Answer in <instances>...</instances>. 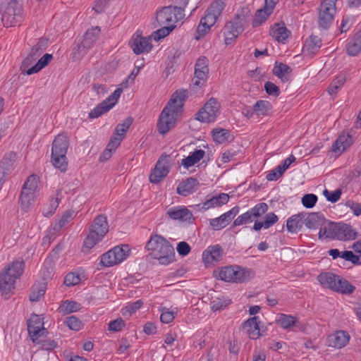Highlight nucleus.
I'll list each match as a JSON object with an SVG mask.
<instances>
[{"label":"nucleus","instance_id":"nucleus-1","mask_svg":"<svg viewBox=\"0 0 361 361\" xmlns=\"http://www.w3.org/2000/svg\"><path fill=\"white\" fill-rule=\"evenodd\" d=\"M187 90H177L171 96L169 102L159 115L157 129L164 135L175 126L176 118L181 113L183 102L187 98Z\"/></svg>","mask_w":361,"mask_h":361},{"label":"nucleus","instance_id":"nucleus-2","mask_svg":"<svg viewBox=\"0 0 361 361\" xmlns=\"http://www.w3.org/2000/svg\"><path fill=\"white\" fill-rule=\"evenodd\" d=\"M47 43L46 40L41 39L32 47L30 52L27 57L24 59L20 66V69L23 74L30 75L38 73L49 64L53 59V56L50 54H45L37 61L35 66L28 68V67L41 56L47 49Z\"/></svg>","mask_w":361,"mask_h":361},{"label":"nucleus","instance_id":"nucleus-3","mask_svg":"<svg viewBox=\"0 0 361 361\" xmlns=\"http://www.w3.org/2000/svg\"><path fill=\"white\" fill-rule=\"evenodd\" d=\"M147 249L149 255L157 260L159 264L168 265L174 260L175 252L173 247L164 237L160 235L151 236L147 243Z\"/></svg>","mask_w":361,"mask_h":361},{"label":"nucleus","instance_id":"nucleus-4","mask_svg":"<svg viewBox=\"0 0 361 361\" xmlns=\"http://www.w3.org/2000/svg\"><path fill=\"white\" fill-rule=\"evenodd\" d=\"M25 262L18 259L8 264L0 272V290L2 295L6 296L13 292L16 288V282L24 271Z\"/></svg>","mask_w":361,"mask_h":361},{"label":"nucleus","instance_id":"nucleus-5","mask_svg":"<svg viewBox=\"0 0 361 361\" xmlns=\"http://www.w3.org/2000/svg\"><path fill=\"white\" fill-rule=\"evenodd\" d=\"M250 16V10L243 7L237 11L233 19L226 23L224 27L226 44H231L244 31Z\"/></svg>","mask_w":361,"mask_h":361},{"label":"nucleus","instance_id":"nucleus-6","mask_svg":"<svg viewBox=\"0 0 361 361\" xmlns=\"http://www.w3.org/2000/svg\"><path fill=\"white\" fill-rule=\"evenodd\" d=\"M357 236V232L352 226L344 223L329 222L321 228L319 232V238H327L339 240H355Z\"/></svg>","mask_w":361,"mask_h":361},{"label":"nucleus","instance_id":"nucleus-7","mask_svg":"<svg viewBox=\"0 0 361 361\" xmlns=\"http://www.w3.org/2000/svg\"><path fill=\"white\" fill-rule=\"evenodd\" d=\"M226 0H214L209 7L205 11V15L200 20V23L197 27L196 36L197 39L203 37L216 22L222 11L226 6Z\"/></svg>","mask_w":361,"mask_h":361},{"label":"nucleus","instance_id":"nucleus-8","mask_svg":"<svg viewBox=\"0 0 361 361\" xmlns=\"http://www.w3.org/2000/svg\"><path fill=\"white\" fill-rule=\"evenodd\" d=\"M69 146V140L66 135L59 134L54 138L51 147V162L61 171H66L68 166L66 154Z\"/></svg>","mask_w":361,"mask_h":361},{"label":"nucleus","instance_id":"nucleus-9","mask_svg":"<svg viewBox=\"0 0 361 361\" xmlns=\"http://www.w3.org/2000/svg\"><path fill=\"white\" fill-rule=\"evenodd\" d=\"M109 231L107 218L104 214L97 216L89 228V233L84 240V248L90 250L101 241Z\"/></svg>","mask_w":361,"mask_h":361},{"label":"nucleus","instance_id":"nucleus-10","mask_svg":"<svg viewBox=\"0 0 361 361\" xmlns=\"http://www.w3.org/2000/svg\"><path fill=\"white\" fill-rule=\"evenodd\" d=\"M185 17L183 8L176 6H165L157 13L156 20L159 26L164 25H174Z\"/></svg>","mask_w":361,"mask_h":361},{"label":"nucleus","instance_id":"nucleus-11","mask_svg":"<svg viewBox=\"0 0 361 361\" xmlns=\"http://www.w3.org/2000/svg\"><path fill=\"white\" fill-rule=\"evenodd\" d=\"M214 276L219 280L226 282L243 283L247 280L244 269L238 266H228L214 270Z\"/></svg>","mask_w":361,"mask_h":361},{"label":"nucleus","instance_id":"nucleus-12","mask_svg":"<svg viewBox=\"0 0 361 361\" xmlns=\"http://www.w3.org/2000/svg\"><path fill=\"white\" fill-rule=\"evenodd\" d=\"M23 20L22 9L16 1H10L6 6L1 16V20L4 26L14 27Z\"/></svg>","mask_w":361,"mask_h":361},{"label":"nucleus","instance_id":"nucleus-13","mask_svg":"<svg viewBox=\"0 0 361 361\" xmlns=\"http://www.w3.org/2000/svg\"><path fill=\"white\" fill-rule=\"evenodd\" d=\"M219 104L215 98H210L198 111L197 119L202 122H214L219 114Z\"/></svg>","mask_w":361,"mask_h":361},{"label":"nucleus","instance_id":"nucleus-14","mask_svg":"<svg viewBox=\"0 0 361 361\" xmlns=\"http://www.w3.org/2000/svg\"><path fill=\"white\" fill-rule=\"evenodd\" d=\"M170 156L166 154L161 155L149 175V181L158 183L169 173Z\"/></svg>","mask_w":361,"mask_h":361},{"label":"nucleus","instance_id":"nucleus-15","mask_svg":"<svg viewBox=\"0 0 361 361\" xmlns=\"http://www.w3.org/2000/svg\"><path fill=\"white\" fill-rule=\"evenodd\" d=\"M121 92V89L117 88L111 95L89 113V118H97L113 108L120 97Z\"/></svg>","mask_w":361,"mask_h":361},{"label":"nucleus","instance_id":"nucleus-16","mask_svg":"<svg viewBox=\"0 0 361 361\" xmlns=\"http://www.w3.org/2000/svg\"><path fill=\"white\" fill-rule=\"evenodd\" d=\"M27 331L33 343H37L39 338L47 333L44 327L43 319L39 315L33 314L27 321Z\"/></svg>","mask_w":361,"mask_h":361},{"label":"nucleus","instance_id":"nucleus-17","mask_svg":"<svg viewBox=\"0 0 361 361\" xmlns=\"http://www.w3.org/2000/svg\"><path fill=\"white\" fill-rule=\"evenodd\" d=\"M16 157L17 155L15 152H10L6 154L0 161V190L5 183L6 177L12 171Z\"/></svg>","mask_w":361,"mask_h":361},{"label":"nucleus","instance_id":"nucleus-18","mask_svg":"<svg viewBox=\"0 0 361 361\" xmlns=\"http://www.w3.org/2000/svg\"><path fill=\"white\" fill-rule=\"evenodd\" d=\"M239 209V207L235 206L231 210L221 215L219 217L211 219L209 222L210 226L214 230L216 231H219L225 228L238 214Z\"/></svg>","mask_w":361,"mask_h":361},{"label":"nucleus","instance_id":"nucleus-19","mask_svg":"<svg viewBox=\"0 0 361 361\" xmlns=\"http://www.w3.org/2000/svg\"><path fill=\"white\" fill-rule=\"evenodd\" d=\"M151 38L142 37L139 35H133L129 42V44L133 52L136 54L148 52L152 48Z\"/></svg>","mask_w":361,"mask_h":361},{"label":"nucleus","instance_id":"nucleus-20","mask_svg":"<svg viewBox=\"0 0 361 361\" xmlns=\"http://www.w3.org/2000/svg\"><path fill=\"white\" fill-rule=\"evenodd\" d=\"M229 200V196L226 193H221L217 196H214L205 202L193 206L197 211H206L210 208L221 207L226 204Z\"/></svg>","mask_w":361,"mask_h":361},{"label":"nucleus","instance_id":"nucleus-21","mask_svg":"<svg viewBox=\"0 0 361 361\" xmlns=\"http://www.w3.org/2000/svg\"><path fill=\"white\" fill-rule=\"evenodd\" d=\"M224 254V250L219 245L209 246L202 253V259L205 264L219 262Z\"/></svg>","mask_w":361,"mask_h":361},{"label":"nucleus","instance_id":"nucleus-22","mask_svg":"<svg viewBox=\"0 0 361 361\" xmlns=\"http://www.w3.org/2000/svg\"><path fill=\"white\" fill-rule=\"evenodd\" d=\"M166 214L172 219L183 222L191 223L194 219L191 211L185 207H173L169 209Z\"/></svg>","mask_w":361,"mask_h":361},{"label":"nucleus","instance_id":"nucleus-23","mask_svg":"<svg viewBox=\"0 0 361 361\" xmlns=\"http://www.w3.org/2000/svg\"><path fill=\"white\" fill-rule=\"evenodd\" d=\"M326 224V219L323 214L319 212L305 213L304 218V224L310 229H317L324 228Z\"/></svg>","mask_w":361,"mask_h":361},{"label":"nucleus","instance_id":"nucleus-24","mask_svg":"<svg viewBox=\"0 0 361 361\" xmlns=\"http://www.w3.org/2000/svg\"><path fill=\"white\" fill-rule=\"evenodd\" d=\"M350 340V336L345 331H337L328 338L329 345L336 348H341L345 346Z\"/></svg>","mask_w":361,"mask_h":361},{"label":"nucleus","instance_id":"nucleus-25","mask_svg":"<svg viewBox=\"0 0 361 361\" xmlns=\"http://www.w3.org/2000/svg\"><path fill=\"white\" fill-rule=\"evenodd\" d=\"M243 327L251 339H257L262 335L259 327L258 317L255 316L248 319L243 323Z\"/></svg>","mask_w":361,"mask_h":361},{"label":"nucleus","instance_id":"nucleus-26","mask_svg":"<svg viewBox=\"0 0 361 361\" xmlns=\"http://www.w3.org/2000/svg\"><path fill=\"white\" fill-rule=\"evenodd\" d=\"M198 185L199 182L196 178L192 177L188 178L179 183L176 189L177 193L186 197L193 193L196 190Z\"/></svg>","mask_w":361,"mask_h":361},{"label":"nucleus","instance_id":"nucleus-27","mask_svg":"<svg viewBox=\"0 0 361 361\" xmlns=\"http://www.w3.org/2000/svg\"><path fill=\"white\" fill-rule=\"evenodd\" d=\"M352 144V137L349 134H341L332 145V152L341 154Z\"/></svg>","mask_w":361,"mask_h":361},{"label":"nucleus","instance_id":"nucleus-28","mask_svg":"<svg viewBox=\"0 0 361 361\" xmlns=\"http://www.w3.org/2000/svg\"><path fill=\"white\" fill-rule=\"evenodd\" d=\"M305 213L301 212L291 216L286 223L287 230L290 233H297L300 231L304 224Z\"/></svg>","mask_w":361,"mask_h":361},{"label":"nucleus","instance_id":"nucleus-29","mask_svg":"<svg viewBox=\"0 0 361 361\" xmlns=\"http://www.w3.org/2000/svg\"><path fill=\"white\" fill-rule=\"evenodd\" d=\"M290 32L285 27L283 23L282 25L276 24L270 30V35L277 42L284 43L286 39L289 37Z\"/></svg>","mask_w":361,"mask_h":361},{"label":"nucleus","instance_id":"nucleus-30","mask_svg":"<svg viewBox=\"0 0 361 361\" xmlns=\"http://www.w3.org/2000/svg\"><path fill=\"white\" fill-rule=\"evenodd\" d=\"M355 290V287L352 285L345 279L338 275V279L336 281L335 288L333 291L344 295L352 294Z\"/></svg>","mask_w":361,"mask_h":361},{"label":"nucleus","instance_id":"nucleus-31","mask_svg":"<svg viewBox=\"0 0 361 361\" xmlns=\"http://www.w3.org/2000/svg\"><path fill=\"white\" fill-rule=\"evenodd\" d=\"M361 51V30L357 32L347 45V52L350 56H357Z\"/></svg>","mask_w":361,"mask_h":361},{"label":"nucleus","instance_id":"nucleus-32","mask_svg":"<svg viewBox=\"0 0 361 361\" xmlns=\"http://www.w3.org/2000/svg\"><path fill=\"white\" fill-rule=\"evenodd\" d=\"M322 46L321 39L315 35H311L305 41L303 50L310 54H315Z\"/></svg>","mask_w":361,"mask_h":361},{"label":"nucleus","instance_id":"nucleus-33","mask_svg":"<svg viewBox=\"0 0 361 361\" xmlns=\"http://www.w3.org/2000/svg\"><path fill=\"white\" fill-rule=\"evenodd\" d=\"M320 284L331 290L335 288L336 281L338 279V275L331 272L321 273L318 277Z\"/></svg>","mask_w":361,"mask_h":361},{"label":"nucleus","instance_id":"nucleus-34","mask_svg":"<svg viewBox=\"0 0 361 361\" xmlns=\"http://www.w3.org/2000/svg\"><path fill=\"white\" fill-rule=\"evenodd\" d=\"M205 155V152L203 149H196L191 152L189 156L182 160L181 164L186 169L194 166L199 162Z\"/></svg>","mask_w":361,"mask_h":361},{"label":"nucleus","instance_id":"nucleus-35","mask_svg":"<svg viewBox=\"0 0 361 361\" xmlns=\"http://www.w3.org/2000/svg\"><path fill=\"white\" fill-rule=\"evenodd\" d=\"M99 32L100 28L99 27H95L88 30L85 34L81 46L85 49L90 48L93 43L97 39Z\"/></svg>","mask_w":361,"mask_h":361},{"label":"nucleus","instance_id":"nucleus-36","mask_svg":"<svg viewBox=\"0 0 361 361\" xmlns=\"http://www.w3.org/2000/svg\"><path fill=\"white\" fill-rule=\"evenodd\" d=\"M299 319L292 315L281 314L277 320V324L284 329H288L293 326H297Z\"/></svg>","mask_w":361,"mask_h":361},{"label":"nucleus","instance_id":"nucleus-37","mask_svg":"<svg viewBox=\"0 0 361 361\" xmlns=\"http://www.w3.org/2000/svg\"><path fill=\"white\" fill-rule=\"evenodd\" d=\"M291 72V68L283 63L276 62L272 73L274 75L280 78L283 82L288 80V78L286 74Z\"/></svg>","mask_w":361,"mask_h":361},{"label":"nucleus","instance_id":"nucleus-38","mask_svg":"<svg viewBox=\"0 0 361 361\" xmlns=\"http://www.w3.org/2000/svg\"><path fill=\"white\" fill-rule=\"evenodd\" d=\"M212 136L214 140L218 144H223L233 140L230 131L226 129H214Z\"/></svg>","mask_w":361,"mask_h":361},{"label":"nucleus","instance_id":"nucleus-39","mask_svg":"<svg viewBox=\"0 0 361 361\" xmlns=\"http://www.w3.org/2000/svg\"><path fill=\"white\" fill-rule=\"evenodd\" d=\"M254 111L257 116H267L272 109V105L269 101L258 100L253 105Z\"/></svg>","mask_w":361,"mask_h":361},{"label":"nucleus","instance_id":"nucleus-40","mask_svg":"<svg viewBox=\"0 0 361 361\" xmlns=\"http://www.w3.org/2000/svg\"><path fill=\"white\" fill-rule=\"evenodd\" d=\"M75 216L73 211L67 210L63 216L53 225V229L59 231L66 224L70 222Z\"/></svg>","mask_w":361,"mask_h":361},{"label":"nucleus","instance_id":"nucleus-41","mask_svg":"<svg viewBox=\"0 0 361 361\" xmlns=\"http://www.w3.org/2000/svg\"><path fill=\"white\" fill-rule=\"evenodd\" d=\"M338 0H323L318 8V11L322 13L331 14L334 16L336 7V3Z\"/></svg>","mask_w":361,"mask_h":361},{"label":"nucleus","instance_id":"nucleus-42","mask_svg":"<svg viewBox=\"0 0 361 361\" xmlns=\"http://www.w3.org/2000/svg\"><path fill=\"white\" fill-rule=\"evenodd\" d=\"M133 121V118H126L121 123L116 126L114 135L123 139Z\"/></svg>","mask_w":361,"mask_h":361},{"label":"nucleus","instance_id":"nucleus-43","mask_svg":"<svg viewBox=\"0 0 361 361\" xmlns=\"http://www.w3.org/2000/svg\"><path fill=\"white\" fill-rule=\"evenodd\" d=\"M271 13V12H268V11H267L264 7L257 10L252 22V27H256L261 25L264 21H266Z\"/></svg>","mask_w":361,"mask_h":361},{"label":"nucleus","instance_id":"nucleus-44","mask_svg":"<svg viewBox=\"0 0 361 361\" xmlns=\"http://www.w3.org/2000/svg\"><path fill=\"white\" fill-rule=\"evenodd\" d=\"M81 305L75 301L66 300L59 307L60 312L63 314H68L80 310Z\"/></svg>","mask_w":361,"mask_h":361},{"label":"nucleus","instance_id":"nucleus-45","mask_svg":"<svg viewBox=\"0 0 361 361\" xmlns=\"http://www.w3.org/2000/svg\"><path fill=\"white\" fill-rule=\"evenodd\" d=\"M346 80L344 75H339L337 76L328 87V92L329 94H336L338 91L341 88Z\"/></svg>","mask_w":361,"mask_h":361},{"label":"nucleus","instance_id":"nucleus-46","mask_svg":"<svg viewBox=\"0 0 361 361\" xmlns=\"http://www.w3.org/2000/svg\"><path fill=\"white\" fill-rule=\"evenodd\" d=\"M334 17L331 14L328 15L318 11L317 23L319 27L324 30H328L333 23Z\"/></svg>","mask_w":361,"mask_h":361},{"label":"nucleus","instance_id":"nucleus-47","mask_svg":"<svg viewBox=\"0 0 361 361\" xmlns=\"http://www.w3.org/2000/svg\"><path fill=\"white\" fill-rule=\"evenodd\" d=\"M209 71H195V76L192 79V87L193 90L203 86L208 77Z\"/></svg>","mask_w":361,"mask_h":361},{"label":"nucleus","instance_id":"nucleus-48","mask_svg":"<svg viewBox=\"0 0 361 361\" xmlns=\"http://www.w3.org/2000/svg\"><path fill=\"white\" fill-rule=\"evenodd\" d=\"M112 252L114 254L115 258L118 263H121L128 255L129 251L128 246L123 245L122 246H116L111 249Z\"/></svg>","mask_w":361,"mask_h":361},{"label":"nucleus","instance_id":"nucleus-49","mask_svg":"<svg viewBox=\"0 0 361 361\" xmlns=\"http://www.w3.org/2000/svg\"><path fill=\"white\" fill-rule=\"evenodd\" d=\"M35 193L29 192L27 190H22L20 196L21 207L23 209H27L34 201Z\"/></svg>","mask_w":361,"mask_h":361},{"label":"nucleus","instance_id":"nucleus-50","mask_svg":"<svg viewBox=\"0 0 361 361\" xmlns=\"http://www.w3.org/2000/svg\"><path fill=\"white\" fill-rule=\"evenodd\" d=\"M231 302L228 298H216L210 302V306L214 311H218L226 307Z\"/></svg>","mask_w":361,"mask_h":361},{"label":"nucleus","instance_id":"nucleus-51","mask_svg":"<svg viewBox=\"0 0 361 361\" xmlns=\"http://www.w3.org/2000/svg\"><path fill=\"white\" fill-rule=\"evenodd\" d=\"M268 210V205L264 203L257 204L253 208L249 210L252 219H257L264 214Z\"/></svg>","mask_w":361,"mask_h":361},{"label":"nucleus","instance_id":"nucleus-52","mask_svg":"<svg viewBox=\"0 0 361 361\" xmlns=\"http://www.w3.org/2000/svg\"><path fill=\"white\" fill-rule=\"evenodd\" d=\"M38 179L37 176L31 175L30 176L25 183H24L22 190H27L29 192L35 193L37 188Z\"/></svg>","mask_w":361,"mask_h":361},{"label":"nucleus","instance_id":"nucleus-53","mask_svg":"<svg viewBox=\"0 0 361 361\" xmlns=\"http://www.w3.org/2000/svg\"><path fill=\"white\" fill-rule=\"evenodd\" d=\"M100 264L102 266L108 267L118 263L116 262L114 254L112 252L111 250H110L102 255Z\"/></svg>","mask_w":361,"mask_h":361},{"label":"nucleus","instance_id":"nucleus-54","mask_svg":"<svg viewBox=\"0 0 361 361\" xmlns=\"http://www.w3.org/2000/svg\"><path fill=\"white\" fill-rule=\"evenodd\" d=\"M341 258L350 262L354 265H361V257L359 254H355L353 251L345 250L342 252Z\"/></svg>","mask_w":361,"mask_h":361},{"label":"nucleus","instance_id":"nucleus-55","mask_svg":"<svg viewBox=\"0 0 361 361\" xmlns=\"http://www.w3.org/2000/svg\"><path fill=\"white\" fill-rule=\"evenodd\" d=\"M162 312L160 316V320L161 322L165 324H169L171 322L174 318L175 315L177 314V310H169L166 307H163L161 310Z\"/></svg>","mask_w":361,"mask_h":361},{"label":"nucleus","instance_id":"nucleus-56","mask_svg":"<svg viewBox=\"0 0 361 361\" xmlns=\"http://www.w3.org/2000/svg\"><path fill=\"white\" fill-rule=\"evenodd\" d=\"M59 204V199L58 197H51L49 200V204L47 208H44L43 210V214L44 216L49 217L52 216Z\"/></svg>","mask_w":361,"mask_h":361},{"label":"nucleus","instance_id":"nucleus-57","mask_svg":"<svg viewBox=\"0 0 361 361\" xmlns=\"http://www.w3.org/2000/svg\"><path fill=\"white\" fill-rule=\"evenodd\" d=\"M342 194V190L341 188H337L334 191H329L327 189H325L323 191V195L326 198L329 202L332 203H335L339 200L341 198V195Z\"/></svg>","mask_w":361,"mask_h":361},{"label":"nucleus","instance_id":"nucleus-58","mask_svg":"<svg viewBox=\"0 0 361 361\" xmlns=\"http://www.w3.org/2000/svg\"><path fill=\"white\" fill-rule=\"evenodd\" d=\"M54 267L51 265V260H46L44 268L41 271L42 278L44 281L49 280L54 275Z\"/></svg>","mask_w":361,"mask_h":361},{"label":"nucleus","instance_id":"nucleus-59","mask_svg":"<svg viewBox=\"0 0 361 361\" xmlns=\"http://www.w3.org/2000/svg\"><path fill=\"white\" fill-rule=\"evenodd\" d=\"M176 25H167L161 27L154 33V39L159 40L161 38L166 37L175 28Z\"/></svg>","mask_w":361,"mask_h":361},{"label":"nucleus","instance_id":"nucleus-60","mask_svg":"<svg viewBox=\"0 0 361 361\" xmlns=\"http://www.w3.org/2000/svg\"><path fill=\"white\" fill-rule=\"evenodd\" d=\"M66 324L69 329L74 331H79L82 327V322L75 316L67 317Z\"/></svg>","mask_w":361,"mask_h":361},{"label":"nucleus","instance_id":"nucleus-61","mask_svg":"<svg viewBox=\"0 0 361 361\" xmlns=\"http://www.w3.org/2000/svg\"><path fill=\"white\" fill-rule=\"evenodd\" d=\"M252 221H253V219L248 210L247 212L240 215L235 219V221H233V226H238L246 224L252 222Z\"/></svg>","mask_w":361,"mask_h":361},{"label":"nucleus","instance_id":"nucleus-62","mask_svg":"<svg viewBox=\"0 0 361 361\" xmlns=\"http://www.w3.org/2000/svg\"><path fill=\"white\" fill-rule=\"evenodd\" d=\"M317 201V196L314 194H306L302 198V203L306 208H312Z\"/></svg>","mask_w":361,"mask_h":361},{"label":"nucleus","instance_id":"nucleus-63","mask_svg":"<svg viewBox=\"0 0 361 361\" xmlns=\"http://www.w3.org/2000/svg\"><path fill=\"white\" fill-rule=\"evenodd\" d=\"M80 278L79 275H78L75 273L71 272L66 276L64 281H63V283L66 286H73L78 284L80 283Z\"/></svg>","mask_w":361,"mask_h":361},{"label":"nucleus","instance_id":"nucleus-64","mask_svg":"<svg viewBox=\"0 0 361 361\" xmlns=\"http://www.w3.org/2000/svg\"><path fill=\"white\" fill-rule=\"evenodd\" d=\"M264 89L269 95L278 97L280 94L279 87L271 82H266L264 83Z\"/></svg>","mask_w":361,"mask_h":361}]
</instances>
